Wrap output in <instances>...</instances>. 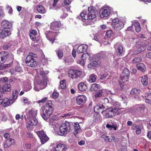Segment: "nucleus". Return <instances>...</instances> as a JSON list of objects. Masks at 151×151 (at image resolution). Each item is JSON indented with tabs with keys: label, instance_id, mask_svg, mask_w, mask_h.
<instances>
[{
	"label": "nucleus",
	"instance_id": "nucleus-1",
	"mask_svg": "<svg viewBox=\"0 0 151 151\" xmlns=\"http://www.w3.org/2000/svg\"><path fill=\"white\" fill-rule=\"evenodd\" d=\"M35 79L37 85L41 87L39 88L35 86L34 88L35 91H39L40 89L42 90L45 88L47 83L46 75L43 70L40 69L37 70Z\"/></svg>",
	"mask_w": 151,
	"mask_h": 151
},
{
	"label": "nucleus",
	"instance_id": "nucleus-2",
	"mask_svg": "<svg viewBox=\"0 0 151 151\" xmlns=\"http://www.w3.org/2000/svg\"><path fill=\"white\" fill-rule=\"evenodd\" d=\"M88 13L83 11L80 14L81 19L85 20L92 19L96 17L97 14V12L96 8L93 6H90L88 9Z\"/></svg>",
	"mask_w": 151,
	"mask_h": 151
},
{
	"label": "nucleus",
	"instance_id": "nucleus-3",
	"mask_svg": "<svg viewBox=\"0 0 151 151\" xmlns=\"http://www.w3.org/2000/svg\"><path fill=\"white\" fill-rule=\"evenodd\" d=\"M53 109L52 106V102L49 101L46 104L43 109V114L42 116L45 120H47L53 112Z\"/></svg>",
	"mask_w": 151,
	"mask_h": 151
},
{
	"label": "nucleus",
	"instance_id": "nucleus-4",
	"mask_svg": "<svg viewBox=\"0 0 151 151\" xmlns=\"http://www.w3.org/2000/svg\"><path fill=\"white\" fill-rule=\"evenodd\" d=\"M60 130L58 132V135L63 136L70 132V127L69 123L66 122L63 123L59 128Z\"/></svg>",
	"mask_w": 151,
	"mask_h": 151
},
{
	"label": "nucleus",
	"instance_id": "nucleus-5",
	"mask_svg": "<svg viewBox=\"0 0 151 151\" xmlns=\"http://www.w3.org/2000/svg\"><path fill=\"white\" fill-rule=\"evenodd\" d=\"M113 12L112 8L109 6H106L101 9L99 12L100 17L105 18L108 17Z\"/></svg>",
	"mask_w": 151,
	"mask_h": 151
},
{
	"label": "nucleus",
	"instance_id": "nucleus-6",
	"mask_svg": "<svg viewBox=\"0 0 151 151\" xmlns=\"http://www.w3.org/2000/svg\"><path fill=\"white\" fill-rule=\"evenodd\" d=\"M35 54L30 52L27 55L25 60V62L27 65L30 67L35 66L37 65L34 59L35 57Z\"/></svg>",
	"mask_w": 151,
	"mask_h": 151
},
{
	"label": "nucleus",
	"instance_id": "nucleus-7",
	"mask_svg": "<svg viewBox=\"0 0 151 151\" xmlns=\"http://www.w3.org/2000/svg\"><path fill=\"white\" fill-rule=\"evenodd\" d=\"M124 24L118 18L114 19L112 21L111 26L116 30H120L124 27Z\"/></svg>",
	"mask_w": 151,
	"mask_h": 151
},
{
	"label": "nucleus",
	"instance_id": "nucleus-8",
	"mask_svg": "<svg viewBox=\"0 0 151 151\" xmlns=\"http://www.w3.org/2000/svg\"><path fill=\"white\" fill-rule=\"evenodd\" d=\"M30 119L28 122V125L27 126L28 130H31L33 129V126H36L38 124L37 120L35 118H30Z\"/></svg>",
	"mask_w": 151,
	"mask_h": 151
},
{
	"label": "nucleus",
	"instance_id": "nucleus-9",
	"mask_svg": "<svg viewBox=\"0 0 151 151\" xmlns=\"http://www.w3.org/2000/svg\"><path fill=\"white\" fill-rule=\"evenodd\" d=\"M69 77L73 79L79 76L81 74V72L78 70H70L68 72Z\"/></svg>",
	"mask_w": 151,
	"mask_h": 151
},
{
	"label": "nucleus",
	"instance_id": "nucleus-10",
	"mask_svg": "<svg viewBox=\"0 0 151 151\" xmlns=\"http://www.w3.org/2000/svg\"><path fill=\"white\" fill-rule=\"evenodd\" d=\"M13 102L14 101H13L12 100L6 98L0 99V104H1L4 107H6L10 106Z\"/></svg>",
	"mask_w": 151,
	"mask_h": 151
},
{
	"label": "nucleus",
	"instance_id": "nucleus-11",
	"mask_svg": "<svg viewBox=\"0 0 151 151\" xmlns=\"http://www.w3.org/2000/svg\"><path fill=\"white\" fill-rule=\"evenodd\" d=\"M61 25L60 22L54 21L51 23L50 28L53 31H57L59 30Z\"/></svg>",
	"mask_w": 151,
	"mask_h": 151
},
{
	"label": "nucleus",
	"instance_id": "nucleus-12",
	"mask_svg": "<svg viewBox=\"0 0 151 151\" xmlns=\"http://www.w3.org/2000/svg\"><path fill=\"white\" fill-rule=\"evenodd\" d=\"M86 99L85 96L83 95H79L76 98V103L79 105H83L86 101Z\"/></svg>",
	"mask_w": 151,
	"mask_h": 151
},
{
	"label": "nucleus",
	"instance_id": "nucleus-13",
	"mask_svg": "<svg viewBox=\"0 0 151 151\" xmlns=\"http://www.w3.org/2000/svg\"><path fill=\"white\" fill-rule=\"evenodd\" d=\"M11 32L10 29L9 28H4L2 31L0 32V39L3 38L4 37L10 35Z\"/></svg>",
	"mask_w": 151,
	"mask_h": 151
},
{
	"label": "nucleus",
	"instance_id": "nucleus-14",
	"mask_svg": "<svg viewBox=\"0 0 151 151\" xmlns=\"http://www.w3.org/2000/svg\"><path fill=\"white\" fill-rule=\"evenodd\" d=\"M8 57V53L7 52L4 51L0 52V58L1 60L0 63H3Z\"/></svg>",
	"mask_w": 151,
	"mask_h": 151
},
{
	"label": "nucleus",
	"instance_id": "nucleus-15",
	"mask_svg": "<svg viewBox=\"0 0 151 151\" xmlns=\"http://www.w3.org/2000/svg\"><path fill=\"white\" fill-rule=\"evenodd\" d=\"M11 85L9 84H5L0 88V92L1 93H4L5 92L11 91Z\"/></svg>",
	"mask_w": 151,
	"mask_h": 151
},
{
	"label": "nucleus",
	"instance_id": "nucleus-16",
	"mask_svg": "<svg viewBox=\"0 0 151 151\" xmlns=\"http://www.w3.org/2000/svg\"><path fill=\"white\" fill-rule=\"evenodd\" d=\"M114 47L116 50L117 53L120 55H122L123 50V48L120 43H117L114 45Z\"/></svg>",
	"mask_w": 151,
	"mask_h": 151
},
{
	"label": "nucleus",
	"instance_id": "nucleus-17",
	"mask_svg": "<svg viewBox=\"0 0 151 151\" xmlns=\"http://www.w3.org/2000/svg\"><path fill=\"white\" fill-rule=\"evenodd\" d=\"M88 48L87 46L86 45H81L79 46L77 50V52L78 53L84 54Z\"/></svg>",
	"mask_w": 151,
	"mask_h": 151
},
{
	"label": "nucleus",
	"instance_id": "nucleus-18",
	"mask_svg": "<svg viewBox=\"0 0 151 151\" xmlns=\"http://www.w3.org/2000/svg\"><path fill=\"white\" fill-rule=\"evenodd\" d=\"M141 92V90L139 89L135 88H132L130 92V94L132 95H135L134 98L137 99L138 98V95Z\"/></svg>",
	"mask_w": 151,
	"mask_h": 151
},
{
	"label": "nucleus",
	"instance_id": "nucleus-19",
	"mask_svg": "<svg viewBox=\"0 0 151 151\" xmlns=\"http://www.w3.org/2000/svg\"><path fill=\"white\" fill-rule=\"evenodd\" d=\"M67 149V148L64 145L59 144L55 147L53 151H65Z\"/></svg>",
	"mask_w": 151,
	"mask_h": 151
},
{
	"label": "nucleus",
	"instance_id": "nucleus-20",
	"mask_svg": "<svg viewBox=\"0 0 151 151\" xmlns=\"http://www.w3.org/2000/svg\"><path fill=\"white\" fill-rule=\"evenodd\" d=\"M142 128V126H137L136 124H133L131 127L132 129L136 130V133L137 134H139L141 133Z\"/></svg>",
	"mask_w": 151,
	"mask_h": 151
},
{
	"label": "nucleus",
	"instance_id": "nucleus-21",
	"mask_svg": "<svg viewBox=\"0 0 151 151\" xmlns=\"http://www.w3.org/2000/svg\"><path fill=\"white\" fill-rule=\"evenodd\" d=\"M37 34V32L35 30H32L29 32V35L31 39L33 41L37 40L36 36Z\"/></svg>",
	"mask_w": 151,
	"mask_h": 151
},
{
	"label": "nucleus",
	"instance_id": "nucleus-22",
	"mask_svg": "<svg viewBox=\"0 0 151 151\" xmlns=\"http://www.w3.org/2000/svg\"><path fill=\"white\" fill-rule=\"evenodd\" d=\"M37 115V111L36 110L31 109L27 114V115L28 118H35Z\"/></svg>",
	"mask_w": 151,
	"mask_h": 151
},
{
	"label": "nucleus",
	"instance_id": "nucleus-23",
	"mask_svg": "<svg viewBox=\"0 0 151 151\" xmlns=\"http://www.w3.org/2000/svg\"><path fill=\"white\" fill-rule=\"evenodd\" d=\"M136 46L138 47L137 52L138 53H140L144 51L146 48V46L141 45L139 42H138L136 44Z\"/></svg>",
	"mask_w": 151,
	"mask_h": 151
},
{
	"label": "nucleus",
	"instance_id": "nucleus-24",
	"mask_svg": "<svg viewBox=\"0 0 151 151\" xmlns=\"http://www.w3.org/2000/svg\"><path fill=\"white\" fill-rule=\"evenodd\" d=\"M136 67L138 70L142 72L145 71L146 69V66L143 63H139L137 65Z\"/></svg>",
	"mask_w": 151,
	"mask_h": 151
},
{
	"label": "nucleus",
	"instance_id": "nucleus-25",
	"mask_svg": "<svg viewBox=\"0 0 151 151\" xmlns=\"http://www.w3.org/2000/svg\"><path fill=\"white\" fill-rule=\"evenodd\" d=\"M136 109L142 114L144 113L146 106L144 104L137 105L136 106Z\"/></svg>",
	"mask_w": 151,
	"mask_h": 151
},
{
	"label": "nucleus",
	"instance_id": "nucleus-26",
	"mask_svg": "<svg viewBox=\"0 0 151 151\" xmlns=\"http://www.w3.org/2000/svg\"><path fill=\"white\" fill-rule=\"evenodd\" d=\"M14 143V140L13 139H7L4 145L5 148H8Z\"/></svg>",
	"mask_w": 151,
	"mask_h": 151
},
{
	"label": "nucleus",
	"instance_id": "nucleus-27",
	"mask_svg": "<svg viewBox=\"0 0 151 151\" xmlns=\"http://www.w3.org/2000/svg\"><path fill=\"white\" fill-rule=\"evenodd\" d=\"M1 25L2 26L5 28H9L11 27L12 24L11 23L9 22L7 20H3L1 23Z\"/></svg>",
	"mask_w": 151,
	"mask_h": 151
},
{
	"label": "nucleus",
	"instance_id": "nucleus-28",
	"mask_svg": "<svg viewBox=\"0 0 151 151\" xmlns=\"http://www.w3.org/2000/svg\"><path fill=\"white\" fill-rule=\"evenodd\" d=\"M36 9L37 11L40 13L44 14L46 12L45 8L42 5H37L36 7Z\"/></svg>",
	"mask_w": 151,
	"mask_h": 151
},
{
	"label": "nucleus",
	"instance_id": "nucleus-29",
	"mask_svg": "<svg viewBox=\"0 0 151 151\" xmlns=\"http://www.w3.org/2000/svg\"><path fill=\"white\" fill-rule=\"evenodd\" d=\"M141 82L144 86H146L148 84V78L146 75H145L141 77Z\"/></svg>",
	"mask_w": 151,
	"mask_h": 151
},
{
	"label": "nucleus",
	"instance_id": "nucleus-30",
	"mask_svg": "<svg viewBox=\"0 0 151 151\" xmlns=\"http://www.w3.org/2000/svg\"><path fill=\"white\" fill-rule=\"evenodd\" d=\"M78 86L79 90L81 91H84L87 89V86L83 82L80 83Z\"/></svg>",
	"mask_w": 151,
	"mask_h": 151
},
{
	"label": "nucleus",
	"instance_id": "nucleus-31",
	"mask_svg": "<svg viewBox=\"0 0 151 151\" xmlns=\"http://www.w3.org/2000/svg\"><path fill=\"white\" fill-rule=\"evenodd\" d=\"M104 107L103 105L101 104L97 105L94 108V111L96 113H99L101 112V110L103 109Z\"/></svg>",
	"mask_w": 151,
	"mask_h": 151
},
{
	"label": "nucleus",
	"instance_id": "nucleus-32",
	"mask_svg": "<svg viewBox=\"0 0 151 151\" xmlns=\"http://www.w3.org/2000/svg\"><path fill=\"white\" fill-rule=\"evenodd\" d=\"M145 97V102L148 104H151V93L148 92L146 93Z\"/></svg>",
	"mask_w": 151,
	"mask_h": 151
},
{
	"label": "nucleus",
	"instance_id": "nucleus-33",
	"mask_svg": "<svg viewBox=\"0 0 151 151\" xmlns=\"http://www.w3.org/2000/svg\"><path fill=\"white\" fill-rule=\"evenodd\" d=\"M128 77L121 74L120 77L119 82V83H124L128 80Z\"/></svg>",
	"mask_w": 151,
	"mask_h": 151
},
{
	"label": "nucleus",
	"instance_id": "nucleus-34",
	"mask_svg": "<svg viewBox=\"0 0 151 151\" xmlns=\"http://www.w3.org/2000/svg\"><path fill=\"white\" fill-rule=\"evenodd\" d=\"M100 87V86L99 84L96 83H93L91 86V90L92 91H96L98 88H99Z\"/></svg>",
	"mask_w": 151,
	"mask_h": 151
},
{
	"label": "nucleus",
	"instance_id": "nucleus-35",
	"mask_svg": "<svg viewBox=\"0 0 151 151\" xmlns=\"http://www.w3.org/2000/svg\"><path fill=\"white\" fill-rule=\"evenodd\" d=\"M107 110L108 111L110 112L111 113H113L114 115V116L118 111V109L112 107H109L107 109Z\"/></svg>",
	"mask_w": 151,
	"mask_h": 151
},
{
	"label": "nucleus",
	"instance_id": "nucleus-36",
	"mask_svg": "<svg viewBox=\"0 0 151 151\" xmlns=\"http://www.w3.org/2000/svg\"><path fill=\"white\" fill-rule=\"evenodd\" d=\"M86 56V54H83L81 57V60H80L78 61V63L82 65H84L85 63L84 60H85Z\"/></svg>",
	"mask_w": 151,
	"mask_h": 151
},
{
	"label": "nucleus",
	"instance_id": "nucleus-37",
	"mask_svg": "<svg viewBox=\"0 0 151 151\" xmlns=\"http://www.w3.org/2000/svg\"><path fill=\"white\" fill-rule=\"evenodd\" d=\"M40 138L42 143V144H44L47 142L49 139V138L47 136L46 134Z\"/></svg>",
	"mask_w": 151,
	"mask_h": 151
},
{
	"label": "nucleus",
	"instance_id": "nucleus-38",
	"mask_svg": "<svg viewBox=\"0 0 151 151\" xmlns=\"http://www.w3.org/2000/svg\"><path fill=\"white\" fill-rule=\"evenodd\" d=\"M65 81L63 80L60 81V85L58 87V88H61L62 89H64L65 88L66 84H65Z\"/></svg>",
	"mask_w": 151,
	"mask_h": 151
},
{
	"label": "nucleus",
	"instance_id": "nucleus-39",
	"mask_svg": "<svg viewBox=\"0 0 151 151\" xmlns=\"http://www.w3.org/2000/svg\"><path fill=\"white\" fill-rule=\"evenodd\" d=\"M96 76L93 74L91 75L88 79L89 81L91 83L95 82L96 80Z\"/></svg>",
	"mask_w": 151,
	"mask_h": 151
},
{
	"label": "nucleus",
	"instance_id": "nucleus-40",
	"mask_svg": "<svg viewBox=\"0 0 151 151\" xmlns=\"http://www.w3.org/2000/svg\"><path fill=\"white\" fill-rule=\"evenodd\" d=\"M134 26L135 27V29L137 32H139L141 30V28L140 26V24L138 22H136L134 24Z\"/></svg>",
	"mask_w": 151,
	"mask_h": 151
},
{
	"label": "nucleus",
	"instance_id": "nucleus-41",
	"mask_svg": "<svg viewBox=\"0 0 151 151\" xmlns=\"http://www.w3.org/2000/svg\"><path fill=\"white\" fill-rule=\"evenodd\" d=\"M112 104L115 107V108L119 109H122L121 107V104L120 103L117 101H114L112 102Z\"/></svg>",
	"mask_w": 151,
	"mask_h": 151
},
{
	"label": "nucleus",
	"instance_id": "nucleus-42",
	"mask_svg": "<svg viewBox=\"0 0 151 151\" xmlns=\"http://www.w3.org/2000/svg\"><path fill=\"white\" fill-rule=\"evenodd\" d=\"M102 139H103L106 142H111L112 141V139L109 138V136L106 135H103L101 136Z\"/></svg>",
	"mask_w": 151,
	"mask_h": 151
},
{
	"label": "nucleus",
	"instance_id": "nucleus-43",
	"mask_svg": "<svg viewBox=\"0 0 151 151\" xmlns=\"http://www.w3.org/2000/svg\"><path fill=\"white\" fill-rule=\"evenodd\" d=\"M142 60V59L140 57H136L132 60V62L133 64L135 63L141 62Z\"/></svg>",
	"mask_w": 151,
	"mask_h": 151
},
{
	"label": "nucleus",
	"instance_id": "nucleus-44",
	"mask_svg": "<svg viewBox=\"0 0 151 151\" xmlns=\"http://www.w3.org/2000/svg\"><path fill=\"white\" fill-rule=\"evenodd\" d=\"M129 74L130 72L129 70L127 68H125L123 70V73L122 74L128 77Z\"/></svg>",
	"mask_w": 151,
	"mask_h": 151
},
{
	"label": "nucleus",
	"instance_id": "nucleus-45",
	"mask_svg": "<svg viewBox=\"0 0 151 151\" xmlns=\"http://www.w3.org/2000/svg\"><path fill=\"white\" fill-rule=\"evenodd\" d=\"M36 133L40 138H41V137L44 136V135L46 134L43 130L37 131L36 132Z\"/></svg>",
	"mask_w": 151,
	"mask_h": 151
},
{
	"label": "nucleus",
	"instance_id": "nucleus-46",
	"mask_svg": "<svg viewBox=\"0 0 151 151\" xmlns=\"http://www.w3.org/2000/svg\"><path fill=\"white\" fill-rule=\"evenodd\" d=\"M104 91V89L99 90L96 93L95 96V97H98L101 96H102V94H103V93Z\"/></svg>",
	"mask_w": 151,
	"mask_h": 151
},
{
	"label": "nucleus",
	"instance_id": "nucleus-47",
	"mask_svg": "<svg viewBox=\"0 0 151 151\" xmlns=\"http://www.w3.org/2000/svg\"><path fill=\"white\" fill-rule=\"evenodd\" d=\"M18 93L17 91H14L12 93V98L14 99H16L18 96Z\"/></svg>",
	"mask_w": 151,
	"mask_h": 151
},
{
	"label": "nucleus",
	"instance_id": "nucleus-48",
	"mask_svg": "<svg viewBox=\"0 0 151 151\" xmlns=\"http://www.w3.org/2000/svg\"><path fill=\"white\" fill-rule=\"evenodd\" d=\"M10 63H8L5 65L4 64V65L0 64V70H3L4 69L6 68L9 67H10Z\"/></svg>",
	"mask_w": 151,
	"mask_h": 151
},
{
	"label": "nucleus",
	"instance_id": "nucleus-49",
	"mask_svg": "<svg viewBox=\"0 0 151 151\" xmlns=\"http://www.w3.org/2000/svg\"><path fill=\"white\" fill-rule=\"evenodd\" d=\"M97 56L99 58H104L105 56V53L103 52H101L97 55Z\"/></svg>",
	"mask_w": 151,
	"mask_h": 151
},
{
	"label": "nucleus",
	"instance_id": "nucleus-50",
	"mask_svg": "<svg viewBox=\"0 0 151 151\" xmlns=\"http://www.w3.org/2000/svg\"><path fill=\"white\" fill-rule=\"evenodd\" d=\"M97 64L98 63L96 61H93V62L88 65V66L90 68H91V67L93 66H96Z\"/></svg>",
	"mask_w": 151,
	"mask_h": 151
},
{
	"label": "nucleus",
	"instance_id": "nucleus-51",
	"mask_svg": "<svg viewBox=\"0 0 151 151\" xmlns=\"http://www.w3.org/2000/svg\"><path fill=\"white\" fill-rule=\"evenodd\" d=\"M74 126L75 129L79 130L80 128L79 124L78 122L74 123Z\"/></svg>",
	"mask_w": 151,
	"mask_h": 151
},
{
	"label": "nucleus",
	"instance_id": "nucleus-52",
	"mask_svg": "<svg viewBox=\"0 0 151 151\" xmlns=\"http://www.w3.org/2000/svg\"><path fill=\"white\" fill-rule=\"evenodd\" d=\"M23 146L24 148H29L31 147V145L28 143L25 142L23 144Z\"/></svg>",
	"mask_w": 151,
	"mask_h": 151
},
{
	"label": "nucleus",
	"instance_id": "nucleus-53",
	"mask_svg": "<svg viewBox=\"0 0 151 151\" xmlns=\"http://www.w3.org/2000/svg\"><path fill=\"white\" fill-rule=\"evenodd\" d=\"M112 34V31L111 30H109L106 33V35L107 37H110Z\"/></svg>",
	"mask_w": 151,
	"mask_h": 151
},
{
	"label": "nucleus",
	"instance_id": "nucleus-54",
	"mask_svg": "<svg viewBox=\"0 0 151 151\" xmlns=\"http://www.w3.org/2000/svg\"><path fill=\"white\" fill-rule=\"evenodd\" d=\"M114 116L113 114L109 111H108V112L106 114V116L107 118H110Z\"/></svg>",
	"mask_w": 151,
	"mask_h": 151
},
{
	"label": "nucleus",
	"instance_id": "nucleus-55",
	"mask_svg": "<svg viewBox=\"0 0 151 151\" xmlns=\"http://www.w3.org/2000/svg\"><path fill=\"white\" fill-rule=\"evenodd\" d=\"M58 93L56 91H54L53 93L52 96L54 99H56L58 97Z\"/></svg>",
	"mask_w": 151,
	"mask_h": 151
},
{
	"label": "nucleus",
	"instance_id": "nucleus-56",
	"mask_svg": "<svg viewBox=\"0 0 151 151\" xmlns=\"http://www.w3.org/2000/svg\"><path fill=\"white\" fill-rule=\"evenodd\" d=\"M58 55L59 58H62L63 55V53L61 51H59L58 53Z\"/></svg>",
	"mask_w": 151,
	"mask_h": 151
},
{
	"label": "nucleus",
	"instance_id": "nucleus-57",
	"mask_svg": "<svg viewBox=\"0 0 151 151\" xmlns=\"http://www.w3.org/2000/svg\"><path fill=\"white\" fill-rule=\"evenodd\" d=\"M23 102L25 104H29V101L28 99L25 97H24L23 98Z\"/></svg>",
	"mask_w": 151,
	"mask_h": 151
},
{
	"label": "nucleus",
	"instance_id": "nucleus-58",
	"mask_svg": "<svg viewBox=\"0 0 151 151\" xmlns=\"http://www.w3.org/2000/svg\"><path fill=\"white\" fill-rule=\"evenodd\" d=\"M47 100V98L45 97L44 98H43L41 100H40L38 101V102L39 103H44Z\"/></svg>",
	"mask_w": 151,
	"mask_h": 151
},
{
	"label": "nucleus",
	"instance_id": "nucleus-59",
	"mask_svg": "<svg viewBox=\"0 0 151 151\" xmlns=\"http://www.w3.org/2000/svg\"><path fill=\"white\" fill-rule=\"evenodd\" d=\"M92 134L91 132L90 131H88L86 132L85 135L87 137H89L91 136Z\"/></svg>",
	"mask_w": 151,
	"mask_h": 151
},
{
	"label": "nucleus",
	"instance_id": "nucleus-60",
	"mask_svg": "<svg viewBox=\"0 0 151 151\" xmlns=\"http://www.w3.org/2000/svg\"><path fill=\"white\" fill-rule=\"evenodd\" d=\"M120 83V85L121 88L123 89H125L126 88V85H125L123 83Z\"/></svg>",
	"mask_w": 151,
	"mask_h": 151
},
{
	"label": "nucleus",
	"instance_id": "nucleus-61",
	"mask_svg": "<svg viewBox=\"0 0 151 151\" xmlns=\"http://www.w3.org/2000/svg\"><path fill=\"white\" fill-rule=\"evenodd\" d=\"M57 119V117L56 115H54L52 116L51 119L50 120V121H52L53 122V121L56 120Z\"/></svg>",
	"mask_w": 151,
	"mask_h": 151
},
{
	"label": "nucleus",
	"instance_id": "nucleus-62",
	"mask_svg": "<svg viewBox=\"0 0 151 151\" xmlns=\"http://www.w3.org/2000/svg\"><path fill=\"white\" fill-rule=\"evenodd\" d=\"M71 3V1L69 0H64V3L65 5H69Z\"/></svg>",
	"mask_w": 151,
	"mask_h": 151
},
{
	"label": "nucleus",
	"instance_id": "nucleus-63",
	"mask_svg": "<svg viewBox=\"0 0 151 151\" xmlns=\"http://www.w3.org/2000/svg\"><path fill=\"white\" fill-rule=\"evenodd\" d=\"M71 115V114L70 113H66L65 114H64L63 116H62L63 117H65L67 118H68Z\"/></svg>",
	"mask_w": 151,
	"mask_h": 151
},
{
	"label": "nucleus",
	"instance_id": "nucleus-64",
	"mask_svg": "<svg viewBox=\"0 0 151 151\" xmlns=\"http://www.w3.org/2000/svg\"><path fill=\"white\" fill-rule=\"evenodd\" d=\"M146 57L147 58H151V52H148L146 55Z\"/></svg>",
	"mask_w": 151,
	"mask_h": 151
}]
</instances>
